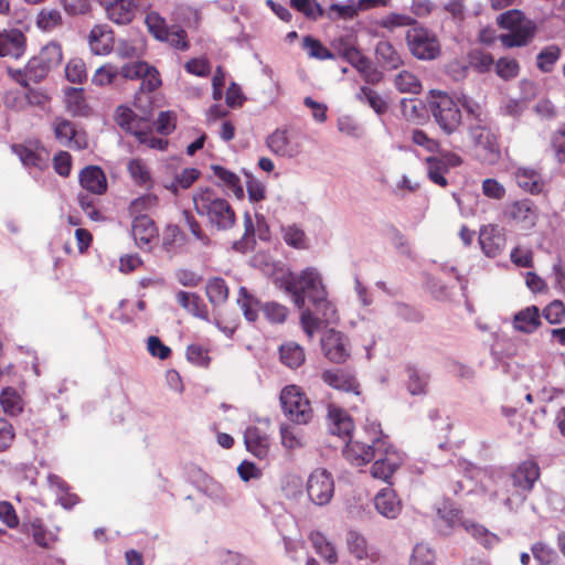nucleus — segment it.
Listing matches in <instances>:
<instances>
[{
  "label": "nucleus",
  "mask_w": 565,
  "mask_h": 565,
  "mask_svg": "<svg viewBox=\"0 0 565 565\" xmlns=\"http://www.w3.org/2000/svg\"><path fill=\"white\" fill-rule=\"evenodd\" d=\"M402 116L412 122H420L425 118L424 105L416 98H403L401 100Z\"/></svg>",
  "instance_id": "nucleus-48"
},
{
  "label": "nucleus",
  "mask_w": 565,
  "mask_h": 565,
  "mask_svg": "<svg viewBox=\"0 0 565 565\" xmlns=\"http://www.w3.org/2000/svg\"><path fill=\"white\" fill-rule=\"evenodd\" d=\"M25 92L21 97L14 99V107L24 110L29 107H36L44 110L51 103V96L43 88L24 87Z\"/></svg>",
  "instance_id": "nucleus-29"
},
{
  "label": "nucleus",
  "mask_w": 565,
  "mask_h": 565,
  "mask_svg": "<svg viewBox=\"0 0 565 565\" xmlns=\"http://www.w3.org/2000/svg\"><path fill=\"white\" fill-rule=\"evenodd\" d=\"M406 43L409 52L417 60L431 61L441 53L440 43L436 34L422 24L407 30Z\"/></svg>",
  "instance_id": "nucleus-9"
},
{
  "label": "nucleus",
  "mask_w": 565,
  "mask_h": 565,
  "mask_svg": "<svg viewBox=\"0 0 565 565\" xmlns=\"http://www.w3.org/2000/svg\"><path fill=\"white\" fill-rule=\"evenodd\" d=\"M470 136L475 142V157L484 164H494L501 157L497 135L486 126H473Z\"/></svg>",
  "instance_id": "nucleus-10"
},
{
  "label": "nucleus",
  "mask_w": 565,
  "mask_h": 565,
  "mask_svg": "<svg viewBox=\"0 0 565 565\" xmlns=\"http://www.w3.org/2000/svg\"><path fill=\"white\" fill-rule=\"evenodd\" d=\"M210 350L201 344L193 343L188 345L185 355L190 363L207 369L211 364Z\"/></svg>",
  "instance_id": "nucleus-57"
},
{
  "label": "nucleus",
  "mask_w": 565,
  "mask_h": 565,
  "mask_svg": "<svg viewBox=\"0 0 565 565\" xmlns=\"http://www.w3.org/2000/svg\"><path fill=\"white\" fill-rule=\"evenodd\" d=\"M309 540L318 555H320L329 564L338 562V554L333 544L320 532H311Z\"/></svg>",
  "instance_id": "nucleus-40"
},
{
  "label": "nucleus",
  "mask_w": 565,
  "mask_h": 565,
  "mask_svg": "<svg viewBox=\"0 0 565 565\" xmlns=\"http://www.w3.org/2000/svg\"><path fill=\"white\" fill-rule=\"evenodd\" d=\"M541 471L536 461L529 459L521 462L515 470L511 473V482L514 488L513 500L512 497H508L504 504L509 510L514 509V502L516 505L522 504L526 494L533 489L535 482L540 479Z\"/></svg>",
  "instance_id": "nucleus-8"
},
{
  "label": "nucleus",
  "mask_w": 565,
  "mask_h": 565,
  "mask_svg": "<svg viewBox=\"0 0 565 565\" xmlns=\"http://www.w3.org/2000/svg\"><path fill=\"white\" fill-rule=\"evenodd\" d=\"M460 525L486 548H491L499 542L498 535L490 532L486 526L481 524L465 520L460 521Z\"/></svg>",
  "instance_id": "nucleus-39"
},
{
  "label": "nucleus",
  "mask_w": 565,
  "mask_h": 565,
  "mask_svg": "<svg viewBox=\"0 0 565 565\" xmlns=\"http://www.w3.org/2000/svg\"><path fill=\"white\" fill-rule=\"evenodd\" d=\"M26 51V36L15 28L0 30V57L21 58Z\"/></svg>",
  "instance_id": "nucleus-19"
},
{
  "label": "nucleus",
  "mask_w": 565,
  "mask_h": 565,
  "mask_svg": "<svg viewBox=\"0 0 565 565\" xmlns=\"http://www.w3.org/2000/svg\"><path fill=\"white\" fill-rule=\"evenodd\" d=\"M282 241L290 247L296 249H306L309 246L308 237L305 230L296 224H287L280 226Z\"/></svg>",
  "instance_id": "nucleus-36"
},
{
  "label": "nucleus",
  "mask_w": 565,
  "mask_h": 565,
  "mask_svg": "<svg viewBox=\"0 0 565 565\" xmlns=\"http://www.w3.org/2000/svg\"><path fill=\"white\" fill-rule=\"evenodd\" d=\"M65 77L73 84H83L87 79L86 64L79 57L71 58L65 65Z\"/></svg>",
  "instance_id": "nucleus-53"
},
{
  "label": "nucleus",
  "mask_w": 565,
  "mask_h": 565,
  "mask_svg": "<svg viewBox=\"0 0 565 565\" xmlns=\"http://www.w3.org/2000/svg\"><path fill=\"white\" fill-rule=\"evenodd\" d=\"M139 92L136 93L134 105L142 114L145 109L152 111V97L149 95L161 86L160 73L148 64V71L140 77Z\"/></svg>",
  "instance_id": "nucleus-17"
},
{
  "label": "nucleus",
  "mask_w": 565,
  "mask_h": 565,
  "mask_svg": "<svg viewBox=\"0 0 565 565\" xmlns=\"http://www.w3.org/2000/svg\"><path fill=\"white\" fill-rule=\"evenodd\" d=\"M540 310L536 306H529L513 317V327L522 333H533L541 326Z\"/></svg>",
  "instance_id": "nucleus-31"
},
{
  "label": "nucleus",
  "mask_w": 565,
  "mask_h": 565,
  "mask_svg": "<svg viewBox=\"0 0 565 565\" xmlns=\"http://www.w3.org/2000/svg\"><path fill=\"white\" fill-rule=\"evenodd\" d=\"M379 63L386 70H396L403 64L399 53L388 41H380L375 47Z\"/></svg>",
  "instance_id": "nucleus-34"
},
{
  "label": "nucleus",
  "mask_w": 565,
  "mask_h": 565,
  "mask_svg": "<svg viewBox=\"0 0 565 565\" xmlns=\"http://www.w3.org/2000/svg\"><path fill=\"white\" fill-rule=\"evenodd\" d=\"M161 42H167L171 47L178 51H186L190 47L186 31L180 26H171L166 32V36L160 39Z\"/></svg>",
  "instance_id": "nucleus-52"
},
{
  "label": "nucleus",
  "mask_w": 565,
  "mask_h": 565,
  "mask_svg": "<svg viewBox=\"0 0 565 565\" xmlns=\"http://www.w3.org/2000/svg\"><path fill=\"white\" fill-rule=\"evenodd\" d=\"M63 24V18L56 9H42L36 17V26L45 32H51Z\"/></svg>",
  "instance_id": "nucleus-51"
},
{
  "label": "nucleus",
  "mask_w": 565,
  "mask_h": 565,
  "mask_svg": "<svg viewBox=\"0 0 565 565\" xmlns=\"http://www.w3.org/2000/svg\"><path fill=\"white\" fill-rule=\"evenodd\" d=\"M66 109L73 116H87L89 106L84 96V89L77 87H66L64 90Z\"/></svg>",
  "instance_id": "nucleus-33"
},
{
  "label": "nucleus",
  "mask_w": 565,
  "mask_h": 565,
  "mask_svg": "<svg viewBox=\"0 0 565 565\" xmlns=\"http://www.w3.org/2000/svg\"><path fill=\"white\" fill-rule=\"evenodd\" d=\"M285 288L291 294L297 308L302 309L308 298L315 311L321 313L327 322L338 321L337 309L328 299L326 287L316 268L308 267L298 275H290L285 281Z\"/></svg>",
  "instance_id": "nucleus-1"
},
{
  "label": "nucleus",
  "mask_w": 565,
  "mask_h": 565,
  "mask_svg": "<svg viewBox=\"0 0 565 565\" xmlns=\"http://www.w3.org/2000/svg\"><path fill=\"white\" fill-rule=\"evenodd\" d=\"M324 356L332 363L341 364L350 358L348 338L340 331L330 329L321 340Z\"/></svg>",
  "instance_id": "nucleus-16"
},
{
  "label": "nucleus",
  "mask_w": 565,
  "mask_h": 565,
  "mask_svg": "<svg viewBox=\"0 0 565 565\" xmlns=\"http://www.w3.org/2000/svg\"><path fill=\"white\" fill-rule=\"evenodd\" d=\"M302 49L307 51V54L310 58L324 61L333 60L335 57L334 53L326 47L318 39L311 35H306L302 39Z\"/></svg>",
  "instance_id": "nucleus-47"
},
{
  "label": "nucleus",
  "mask_w": 565,
  "mask_h": 565,
  "mask_svg": "<svg viewBox=\"0 0 565 565\" xmlns=\"http://www.w3.org/2000/svg\"><path fill=\"white\" fill-rule=\"evenodd\" d=\"M89 47L95 55H106L113 50V36L100 25L94 26L89 32Z\"/></svg>",
  "instance_id": "nucleus-35"
},
{
  "label": "nucleus",
  "mask_w": 565,
  "mask_h": 565,
  "mask_svg": "<svg viewBox=\"0 0 565 565\" xmlns=\"http://www.w3.org/2000/svg\"><path fill=\"white\" fill-rule=\"evenodd\" d=\"M280 362L289 369H298L305 363L306 354L303 348L298 343L288 342L279 348Z\"/></svg>",
  "instance_id": "nucleus-37"
},
{
  "label": "nucleus",
  "mask_w": 565,
  "mask_h": 565,
  "mask_svg": "<svg viewBox=\"0 0 565 565\" xmlns=\"http://www.w3.org/2000/svg\"><path fill=\"white\" fill-rule=\"evenodd\" d=\"M493 56L489 52L473 51L470 54V65L478 73H487L494 66Z\"/></svg>",
  "instance_id": "nucleus-64"
},
{
  "label": "nucleus",
  "mask_w": 565,
  "mask_h": 565,
  "mask_svg": "<svg viewBox=\"0 0 565 565\" xmlns=\"http://www.w3.org/2000/svg\"><path fill=\"white\" fill-rule=\"evenodd\" d=\"M376 511L387 518L395 519L402 511V502L392 488H384L379 491L374 498Z\"/></svg>",
  "instance_id": "nucleus-28"
},
{
  "label": "nucleus",
  "mask_w": 565,
  "mask_h": 565,
  "mask_svg": "<svg viewBox=\"0 0 565 565\" xmlns=\"http://www.w3.org/2000/svg\"><path fill=\"white\" fill-rule=\"evenodd\" d=\"M41 63H43L50 71L57 67L63 60V50L62 45L52 41L44 45L40 52L35 55Z\"/></svg>",
  "instance_id": "nucleus-44"
},
{
  "label": "nucleus",
  "mask_w": 565,
  "mask_h": 565,
  "mask_svg": "<svg viewBox=\"0 0 565 565\" xmlns=\"http://www.w3.org/2000/svg\"><path fill=\"white\" fill-rule=\"evenodd\" d=\"M347 546L349 553L356 561L376 564L382 557L381 552L377 548L370 546L366 539L356 531L348 532Z\"/></svg>",
  "instance_id": "nucleus-21"
},
{
  "label": "nucleus",
  "mask_w": 565,
  "mask_h": 565,
  "mask_svg": "<svg viewBox=\"0 0 565 565\" xmlns=\"http://www.w3.org/2000/svg\"><path fill=\"white\" fill-rule=\"evenodd\" d=\"M145 22L149 32L159 41L162 36H166V32L170 28L167 25L164 18L154 11L146 14Z\"/></svg>",
  "instance_id": "nucleus-60"
},
{
  "label": "nucleus",
  "mask_w": 565,
  "mask_h": 565,
  "mask_svg": "<svg viewBox=\"0 0 565 565\" xmlns=\"http://www.w3.org/2000/svg\"><path fill=\"white\" fill-rule=\"evenodd\" d=\"M0 405L11 416L19 415L23 409L22 398L13 387H6L0 393Z\"/></svg>",
  "instance_id": "nucleus-45"
},
{
  "label": "nucleus",
  "mask_w": 565,
  "mask_h": 565,
  "mask_svg": "<svg viewBox=\"0 0 565 565\" xmlns=\"http://www.w3.org/2000/svg\"><path fill=\"white\" fill-rule=\"evenodd\" d=\"M205 294L209 301L216 306L224 303L228 298V286L221 277H213L207 280L205 286Z\"/></svg>",
  "instance_id": "nucleus-42"
},
{
  "label": "nucleus",
  "mask_w": 565,
  "mask_h": 565,
  "mask_svg": "<svg viewBox=\"0 0 565 565\" xmlns=\"http://www.w3.org/2000/svg\"><path fill=\"white\" fill-rule=\"evenodd\" d=\"M318 316H315V313L308 309L302 308L301 316H300V323L305 331V333L308 335L309 339H312L315 333L321 328V326L329 324L330 322H327L321 313H318Z\"/></svg>",
  "instance_id": "nucleus-54"
},
{
  "label": "nucleus",
  "mask_w": 565,
  "mask_h": 565,
  "mask_svg": "<svg viewBox=\"0 0 565 565\" xmlns=\"http://www.w3.org/2000/svg\"><path fill=\"white\" fill-rule=\"evenodd\" d=\"M237 303L242 309L244 317L250 322L257 320L258 311L263 309L262 302L255 296L249 294L245 287L239 288Z\"/></svg>",
  "instance_id": "nucleus-41"
},
{
  "label": "nucleus",
  "mask_w": 565,
  "mask_h": 565,
  "mask_svg": "<svg viewBox=\"0 0 565 565\" xmlns=\"http://www.w3.org/2000/svg\"><path fill=\"white\" fill-rule=\"evenodd\" d=\"M428 177H444L450 173L451 169L463 163L462 158L452 151H443L437 156L426 158Z\"/></svg>",
  "instance_id": "nucleus-25"
},
{
  "label": "nucleus",
  "mask_w": 565,
  "mask_h": 565,
  "mask_svg": "<svg viewBox=\"0 0 565 565\" xmlns=\"http://www.w3.org/2000/svg\"><path fill=\"white\" fill-rule=\"evenodd\" d=\"M360 98L365 100L379 115L387 111V103L375 90L367 86L361 87Z\"/></svg>",
  "instance_id": "nucleus-63"
},
{
  "label": "nucleus",
  "mask_w": 565,
  "mask_h": 565,
  "mask_svg": "<svg viewBox=\"0 0 565 565\" xmlns=\"http://www.w3.org/2000/svg\"><path fill=\"white\" fill-rule=\"evenodd\" d=\"M50 72L51 71L41 63L35 55L32 56L22 68H7L9 77L22 87H29L30 83L39 84L43 82Z\"/></svg>",
  "instance_id": "nucleus-15"
},
{
  "label": "nucleus",
  "mask_w": 565,
  "mask_h": 565,
  "mask_svg": "<svg viewBox=\"0 0 565 565\" xmlns=\"http://www.w3.org/2000/svg\"><path fill=\"white\" fill-rule=\"evenodd\" d=\"M151 118L150 109H145L142 114H136L129 107L118 106L115 113V121L121 129L134 135L140 143L163 150L168 146V140L152 135Z\"/></svg>",
  "instance_id": "nucleus-3"
},
{
  "label": "nucleus",
  "mask_w": 565,
  "mask_h": 565,
  "mask_svg": "<svg viewBox=\"0 0 565 565\" xmlns=\"http://www.w3.org/2000/svg\"><path fill=\"white\" fill-rule=\"evenodd\" d=\"M11 150L26 168L44 171L50 164V152L38 140L12 145Z\"/></svg>",
  "instance_id": "nucleus-12"
},
{
  "label": "nucleus",
  "mask_w": 565,
  "mask_h": 565,
  "mask_svg": "<svg viewBox=\"0 0 565 565\" xmlns=\"http://www.w3.org/2000/svg\"><path fill=\"white\" fill-rule=\"evenodd\" d=\"M193 203L195 211L200 215H206L210 224L217 230H227L235 224L236 215L230 203L216 198L210 189L194 194Z\"/></svg>",
  "instance_id": "nucleus-5"
},
{
  "label": "nucleus",
  "mask_w": 565,
  "mask_h": 565,
  "mask_svg": "<svg viewBox=\"0 0 565 565\" xmlns=\"http://www.w3.org/2000/svg\"><path fill=\"white\" fill-rule=\"evenodd\" d=\"M321 379L327 385L334 390L352 393L358 396L361 394L360 383L355 375L348 370H326L322 372Z\"/></svg>",
  "instance_id": "nucleus-22"
},
{
  "label": "nucleus",
  "mask_w": 565,
  "mask_h": 565,
  "mask_svg": "<svg viewBox=\"0 0 565 565\" xmlns=\"http://www.w3.org/2000/svg\"><path fill=\"white\" fill-rule=\"evenodd\" d=\"M284 415L295 425H308L313 419V409L301 387L287 385L280 392Z\"/></svg>",
  "instance_id": "nucleus-7"
},
{
  "label": "nucleus",
  "mask_w": 565,
  "mask_h": 565,
  "mask_svg": "<svg viewBox=\"0 0 565 565\" xmlns=\"http://www.w3.org/2000/svg\"><path fill=\"white\" fill-rule=\"evenodd\" d=\"M290 7L307 19L317 21L324 14L323 8L317 0H289Z\"/></svg>",
  "instance_id": "nucleus-50"
},
{
  "label": "nucleus",
  "mask_w": 565,
  "mask_h": 565,
  "mask_svg": "<svg viewBox=\"0 0 565 565\" xmlns=\"http://www.w3.org/2000/svg\"><path fill=\"white\" fill-rule=\"evenodd\" d=\"M394 85L401 93L417 95L422 92L420 81L409 71H401L394 78Z\"/></svg>",
  "instance_id": "nucleus-46"
},
{
  "label": "nucleus",
  "mask_w": 565,
  "mask_h": 565,
  "mask_svg": "<svg viewBox=\"0 0 565 565\" xmlns=\"http://www.w3.org/2000/svg\"><path fill=\"white\" fill-rule=\"evenodd\" d=\"M246 449L258 459H266L270 451L268 435L258 427H248L244 434Z\"/></svg>",
  "instance_id": "nucleus-27"
},
{
  "label": "nucleus",
  "mask_w": 565,
  "mask_h": 565,
  "mask_svg": "<svg viewBox=\"0 0 565 565\" xmlns=\"http://www.w3.org/2000/svg\"><path fill=\"white\" fill-rule=\"evenodd\" d=\"M31 531L34 543L41 547L50 548L57 540L53 533L46 530L40 519L32 521Z\"/></svg>",
  "instance_id": "nucleus-56"
},
{
  "label": "nucleus",
  "mask_w": 565,
  "mask_h": 565,
  "mask_svg": "<svg viewBox=\"0 0 565 565\" xmlns=\"http://www.w3.org/2000/svg\"><path fill=\"white\" fill-rule=\"evenodd\" d=\"M307 493L315 504H328L334 493V482L331 473L320 468L313 470L307 481Z\"/></svg>",
  "instance_id": "nucleus-11"
},
{
  "label": "nucleus",
  "mask_w": 565,
  "mask_h": 565,
  "mask_svg": "<svg viewBox=\"0 0 565 565\" xmlns=\"http://www.w3.org/2000/svg\"><path fill=\"white\" fill-rule=\"evenodd\" d=\"M497 22L501 29L509 31L499 36L501 44L507 49L529 45L537 32L535 22L527 19L522 11L516 9L500 14Z\"/></svg>",
  "instance_id": "nucleus-4"
},
{
  "label": "nucleus",
  "mask_w": 565,
  "mask_h": 565,
  "mask_svg": "<svg viewBox=\"0 0 565 565\" xmlns=\"http://www.w3.org/2000/svg\"><path fill=\"white\" fill-rule=\"evenodd\" d=\"M55 138L60 143L75 150L86 149L88 146L87 134L78 130L71 120L57 117L53 124Z\"/></svg>",
  "instance_id": "nucleus-13"
},
{
  "label": "nucleus",
  "mask_w": 565,
  "mask_h": 565,
  "mask_svg": "<svg viewBox=\"0 0 565 565\" xmlns=\"http://www.w3.org/2000/svg\"><path fill=\"white\" fill-rule=\"evenodd\" d=\"M495 74L503 81H511L518 77L520 73V64L512 57H500L494 63Z\"/></svg>",
  "instance_id": "nucleus-55"
},
{
  "label": "nucleus",
  "mask_w": 565,
  "mask_h": 565,
  "mask_svg": "<svg viewBox=\"0 0 565 565\" xmlns=\"http://www.w3.org/2000/svg\"><path fill=\"white\" fill-rule=\"evenodd\" d=\"M435 553L427 545L416 544L409 561V565H435Z\"/></svg>",
  "instance_id": "nucleus-61"
},
{
  "label": "nucleus",
  "mask_w": 565,
  "mask_h": 565,
  "mask_svg": "<svg viewBox=\"0 0 565 565\" xmlns=\"http://www.w3.org/2000/svg\"><path fill=\"white\" fill-rule=\"evenodd\" d=\"M177 302L194 317L206 320L209 317L207 307L202 298L194 294L180 290L177 296Z\"/></svg>",
  "instance_id": "nucleus-32"
},
{
  "label": "nucleus",
  "mask_w": 565,
  "mask_h": 565,
  "mask_svg": "<svg viewBox=\"0 0 565 565\" xmlns=\"http://www.w3.org/2000/svg\"><path fill=\"white\" fill-rule=\"evenodd\" d=\"M330 422V431L339 437H350L354 429V422L352 417L342 408L331 406L328 413Z\"/></svg>",
  "instance_id": "nucleus-30"
},
{
  "label": "nucleus",
  "mask_w": 565,
  "mask_h": 565,
  "mask_svg": "<svg viewBox=\"0 0 565 565\" xmlns=\"http://www.w3.org/2000/svg\"><path fill=\"white\" fill-rule=\"evenodd\" d=\"M507 237L504 230L494 224L483 225L479 231V244L488 257H497L505 248Z\"/></svg>",
  "instance_id": "nucleus-18"
},
{
  "label": "nucleus",
  "mask_w": 565,
  "mask_h": 565,
  "mask_svg": "<svg viewBox=\"0 0 565 565\" xmlns=\"http://www.w3.org/2000/svg\"><path fill=\"white\" fill-rule=\"evenodd\" d=\"M388 437L384 435L381 424L367 422L362 431L350 438L343 449L344 458L355 467H363L371 462L382 450L387 448Z\"/></svg>",
  "instance_id": "nucleus-2"
},
{
  "label": "nucleus",
  "mask_w": 565,
  "mask_h": 565,
  "mask_svg": "<svg viewBox=\"0 0 565 565\" xmlns=\"http://www.w3.org/2000/svg\"><path fill=\"white\" fill-rule=\"evenodd\" d=\"M561 57V49L557 45L544 47L536 56V66L543 73L553 71L554 65Z\"/></svg>",
  "instance_id": "nucleus-49"
},
{
  "label": "nucleus",
  "mask_w": 565,
  "mask_h": 565,
  "mask_svg": "<svg viewBox=\"0 0 565 565\" xmlns=\"http://www.w3.org/2000/svg\"><path fill=\"white\" fill-rule=\"evenodd\" d=\"M406 381L405 385L412 395H425L428 386V375L420 374L419 371L412 365L405 367Z\"/></svg>",
  "instance_id": "nucleus-43"
},
{
  "label": "nucleus",
  "mask_w": 565,
  "mask_h": 565,
  "mask_svg": "<svg viewBox=\"0 0 565 565\" xmlns=\"http://www.w3.org/2000/svg\"><path fill=\"white\" fill-rule=\"evenodd\" d=\"M380 25L386 30L392 31L402 26H409L411 29L415 25H418V23L413 17L408 14L392 12L381 20Z\"/></svg>",
  "instance_id": "nucleus-59"
},
{
  "label": "nucleus",
  "mask_w": 565,
  "mask_h": 565,
  "mask_svg": "<svg viewBox=\"0 0 565 565\" xmlns=\"http://www.w3.org/2000/svg\"><path fill=\"white\" fill-rule=\"evenodd\" d=\"M118 75V68L115 65L105 64L96 70L92 77V83L100 87L110 85Z\"/></svg>",
  "instance_id": "nucleus-62"
},
{
  "label": "nucleus",
  "mask_w": 565,
  "mask_h": 565,
  "mask_svg": "<svg viewBox=\"0 0 565 565\" xmlns=\"http://www.w3.org/2000/svg\"><path fill=\"white\" fill-rule=\"evenodd\" d=\"M302 139L300 134L277 129L267 138V146L279 156L295 157L302 150Z\"/></svg>",
  "instance_id": "nucleus-14"
},
{
  "label": "nucleus",
  "mask_w": 565,
  "mask_h": 565,
  "mask_svg": "<svg viewBox=\"0 0 565 565\" xmlns=\"http://www.w3.org/2000/svg\"><path fill=\"white\" fill-rule=\"evenodd\" d=\"M281 445L289 451L301 449L306 446V437L301 429L291 424H281L279 427Z\"/></svg>",
  "instance_id": "nucleus-38"
},
{
  "label": "nucleus",
  "mask_w": 565,
  "mask_h": 565,
  "mask_svg": "<svg viewBox=\"0 0 565 565\" xmlns=\"http://www.w3.org/2000/svg\"><path fill=\"white\" fill-rule=\"evenodd\" d=\"M185 244V235L178 225H168L163 232L162 245L166 250L171 252Z\"/></svg>",
  "instance_id": "nucleus-58"
},
{
  "label": "nucleus",
  "mask_w": 565,
  "mask_h": 565,
  "mask_svg": "<svg viewBox=\"0 0 565 565\" xmlns=\"http://www.w3.org/2000/svg\"><path fill=\"white\" fill-rule=\"evenodd\" d=\"M131 235L139 248H150L158 238V228L150 216L136 215L131 224Z\"/></svg>",
  "instance_id": "nucleus-23"
},
{
  "label": "nucleus",
  "mask_w": 565,
  "mask_h": 565,
  "mask_svg": "<svg viewBox=\"0 0 565 565\" xmlns=\"http://www.w3.org/2000/svg\"><path fill=\"white\" fill-rule=\"evenodd\" d=\"M107 18L116 24H129L136 15V4L132 0H107L105 1Z\"/></svg>",
  "instance_id": "nucleus-26"
},
{
  "label": "nucleus",
  "mask_w": 565,
  "mask_h": 565,
  "mask_svg": "<svg viewBox=\"0 0 565 565\" xmlns=\"http://www.w3.org/2000/svg\"><path fill=\"white\" fill-rule=\"evenodd\" d=\"M428 106L435 121L445 134L451 135L458 130L462 116L452 97L440 90H431Z\"/></svg>",
  "instance_id": "nucleus-6"
},
{
  "label": "nucleus",
  "mask_w": 565,
  "mask_h": 565,
  "mask_svg": "<svg viewBox=\"0 0 565 565\" xmlns=\"http://www.w3.org/2000/svg\"><path fill=\"white\" fill-rule=\"evenodd\" d=\"M507 213L512 221L525 230L534 227L539 218L537 209L530 200L513 202L508 206Z\"/></svg>",
  "instance_id": "nucleus-24"
},
{
  "label": "nucleus",
  "mask_w": 565,
  "mask_h": 565,
  "mask_svg": "<svg viewBox=\"0 0 565 565\" xmlns=\"http://www.w3.org/2000/svg\"><path fill=\"white\" fill-rule=\"evenodd\" d=\"M371 466V476L374 479L382 480L392 484L391 479L401 466V460L395 450H393L390 443L387 448L382 450V455Z\"/></svg>",
  "instance_id": "nucleus-20"
}]
</instances>
